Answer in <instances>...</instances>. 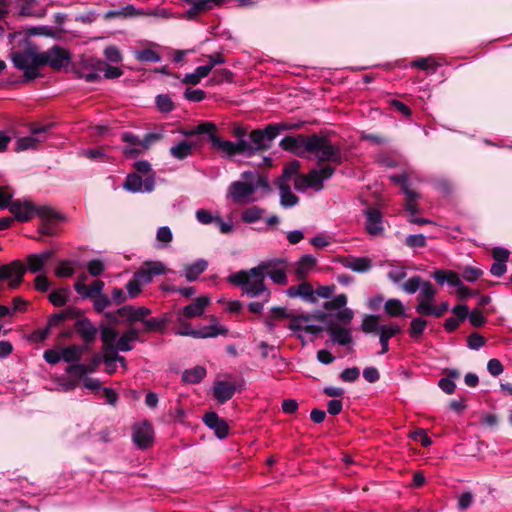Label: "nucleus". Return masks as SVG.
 I'll return each mask as SVG.
<instances>
[{"label":"nucleus","mask_w":512,"mask_h":512,"mask_svg":"<svg viewBox=\"0 0 512 512\" xmlns=\"http://www.w3.org/2000/svg\"><path fill=\"white\" fill-rule=\"evenodd\" d=\"M317 264V259L312 255H303L296 264L295 275L299 279H304L313 270Z\"/></svg>","instance_id":"32"},{"label":"nucleus","mask_w":512,"mask_h":512,"mask_svg":"<svg viewBox=\"0 0 512 512\" xmlns=\"http://www.w3.org/2000/svg\"><path fill=\"white\" fill-rule=\"evenodd\" d=\"M65 372L69 375L77 376V377L83 378V379L85 378L84 377L85 375L90 374L87 364H83L80 362H76L74 364L69 365L65 369Z\"/></svg>","instance_id":"54"},{"label":"nucleus","mask_w":512,"mask_h":512,"mask_svg":"<svg viewBox=\"0 0 512 512\" xmlns=\"http://www.w3.org/2000/svg\"><path fill=\"white\" fill-rule=\"evenodd\" d=\"M79 313H80L79 309H77L75 307H68L65 310H62L58 313L51 315L48 319L47 325L50 328L57 327V326L61 325L64 321H66L67 319H73V318L78 317Z\"/></svg>","instance_id":"34"},{"label":"nucleus","mask_w":512,"mask_h":512,"mask_svg":"<svg viewBox=\"0 0 512 512\" xmlns=\"http://www.w3.org/2000/svg\"><path fill=\"white\" fill-rule=\"evenodd\" d=\"M366 217L365 228L371 236H382L384 233V220L382 213L375 208H368L364 211Z\"/></svg>","instance_id":"16"},{"label":"nucleus","mask_w":512,"mask_h":512,"mask_svg":"<svg viewBox=\"0 0 512 512\" xmlns=\"http://www.w3.org/2000/svg\"><path fill=\"white\" fill-rule=\"evenodd\" d=\"M207 267L208 262L205 259H198L195 262L184 266V276L189 282L196 281Z\"/></svg>","instance_id":"30"},{"label":"nucleus","mask_w":512,"mask_h":512,"mask_svg":"<svg viewBox=\"0 0 512 512\" xmlns=\"http://www.w3.org/2000/svg\"><path fill=\"white\" fill-rule=\"evenodd\" d=\"M135 58L140 62L156 63L161 61V56L152 49H143L135 52Z\"/></svg>","instance_id":"50"},{"label":"nucleus","mask_w":512,"mask_h":512,"mask_svg":"<svg viewBox=\"0 0 512 512\" xmlns=\"http://www.w3.org/2000/svg\"><path fill=\"white\" fill-rule=\"evenodd\" d=\"M75 329L81 339L87 344L93 343L97 338L98 329L88 318L77 320Z\"/></svg>","instance_id":"24"},{"label":"nucleus","mask_w":512,"mask_h":512,"mask_svg":"<svg viewBox=\"0 0 512 512\" xmlns=\"http://www.w3.org/2000/svg\"><path fill=\"white\" fill-rule=\"evenodd\" d=\"M151 313V309L145 306L124 305L114 312H106L105 317L114 324H127L130 327Z\"/></svg>","instance_id":"6"},{"label":"nucleus","mask_w":512,"mask_h":512,"mask_svg":"<svg viewBox=\"0 0 512 512\" xmlns=\"http://www.w3.org/2000/svg\"><path fill=\"white\" fill-rule=\"evenodd\" d=\"M82 155L87 157L90 160L98 161V162H107L108 155L101 148L97 149H87L82 152Z\"/></svg>","instance_id":"57"},{"label":"nucleus","mask_w":512,"mask_h":512,"mask_svg":"<svg viewBox=\"0 0 512 512\" xmlns=\"http://www.w3.org/2000/svg\"><path fill=\"white\" fill-rule=\"evenodd\" d=\"M274 137L269 133L268 126L264 129H255L250 132L248 140H244V156H253L258 152H264L268 150Z\"/></svg>","instance_id":"8"},{"label":"nucleus","mask_w":512,"mask_h":512,"mask_svg":"<svg viewBox=\"0 0 512 512\" xmlns=\"http://www.w3.org/2000/svg\"><path fill=\"white\" fill-rule=\"evenodd\" d=\"M69 293L68 288L53 290L49 294V301L56 307L64 306L67 303Z\"/></svg>","instance_id":"48"},{"label":"nucleus","mask_w":512,"mask_h":512,"mask_svg":"<svg viewBox=\"0 0 512 512\" xmlns=\"http://www.w3.org/2000/svg\"><path fill=\"white\" fill-rule=\"evenodd\" d=\"M433 278L440 284L447 283L448 285L456 287L457 289L462 284L459 275L452 270L446 272L442 270H435L433 273Z\"/></svg>","instance_id":"36"},{"label":"nucleus","mask_w":512,"mask_h":512,"mask_svg":"<svg viewBox=\"0 0 512 512\" xmlns=\"http://www.w3.org/2000/svg\"><path fill=\"white\" fill-rule=\"evenodd\" d=\"M100 339L105 352H129L134 349V342H142L141 330L135 326L128 327L122 334L111 327H100Z\"/></svg>","instance_id":"3"},{"label":"nucleus","mask_w":512,"mask_h":512,"mask_svg":"<svg viewBox=\"0 0 512 512\" xmlns=\"http://www.w3.org/2000/svg\"><path fill=\"white\" fill-rule=\"evenodd\" d=\"M405 244L411 248H420L426 245V237L423 234H411L405 239Z\"/></svg>","instance_id":"64"},{"label":"nucleus","mask_w":512,"mask_h":512,"mask_svg":"<svg viewBox=\"0 0 512 512\" xmlns=\"http://www.w3.org/2000/svg\"><path fill=\"white\" fill-rule=\"evenodd\" d=\"M8 209L19 222H28L35 216V204L29 200H14Z\"/></svg>","instance_id":"19"},{"label":"nucleus","mask_w":512,"mask_h":512,"mask_svg":"<svg viewBox=\"0 0 512 512\" xmlns=\"http://www.w3.org/2000/svg\"><path fill=\"white\" fill-rule=\"evenodd\" d=\"M266 278L267 272L265 267L258 265L249 270H241L230 274L227 281L241 287L243 294L251 298L264 296V302H268L271 292L264 283Z\"/></svg>","instance_id":"2"},{"label":"nucleus","mask_w":512,"mask_h":512,"mask_svg":"<svg viewBox=\"0 0 512 512\" xmlns=\"http://www.w3.org/2000/svg\"><path fill=\"white\" fill-rule=\"evenodd\" d=\"M143 179L137 174H129L123 184V188L131 193L143 192Z\"/></svg>","instance_id":"46"},{"label":"nucleus","mask_w":512,"mask_h":512,"mask_svg":"<svg viewBox=\"0 0 512 512\" xmlns=\"http://www.w3.org/2000/svg\"><path fill=\"white\" fill-rule=\"evenodd\" d=\"M48 128H49L48 126L33 128L31 130L30 136L21 137L17 140L16 150L23 151V150H27V149L36 148L37 143L42 141V139L38 135L46 133Z\"/></svg>","instance_id":"25"},{"label":"nucleus","mask_w":512,"mask_h":512,"mask_svg":"<svg viewBox=\"0 0 512 512\" xmlns=\"http://www.w3.org/2000/svg\"><path fill=\"white\" fill-rule=\"evenodd\" d=\"M257 186L245 184L242 181L232 182L227 190V198L237 205H248L258 201Z\"/></svg>","instance_id":"9"},{"label":"nucleus","mask_w":512,"mask_h":512,"mask_svg":"<svg viewBox=\"0 0 512 512\" xmlns=\"http://www.w3.org/2000/svg\"><path fill=\"white\" fill-rule=\"evenodd\" d=\"M279 146L299 157H306V153L314 155L318 162H331L340 165L343 161L342 148L339 144H333L325 135H296L285 136Z\"/></svg>","instance_id":"1"},{"label":"nucleus","mask_w":512,"mask_h":512,"mask_svg":"<svg viewBox=\"0 0 512 512\" xmlns=\"http://www.w3.org/2000/svg\"><path fill=\"white\" fill-rule=\"evenodd\" d=\"M305 318L302 317H294L289 323V329L293 332L306 331L308 333L315 334L318 331V328L315 325L307 324Z\"/></svg>","instance_id":"44"},{"label":"nucleus","mask_w":512,"mask_h":512,"mask_svg":"<svg viewBox=\"0 0 512 512\" xmlns=\"http://www.w3.org/2000/svg\"><path fill=\"white\" fill-rule=\"evenodd\" d=\"M73 262L68 260L60 261L58 266L55 269V275L58 278H67L71 277L75 270L72 267Z\"/></svg>","instance_id":"52"},{"label":"nucleus","mask_w":512,"mask_h":512,"mask_svg":"<svg viewBox=\"0 0 512 512\" xmlns=\"http://www.w3.org/2000/svg\"><path fill=\"white\" fill-rule=\"evenodd\" d=\"M13 196L14 191L10 187H0V209H8L14 201Z\"/></svg>","instance_id":"56"},{"label":"nucleus","mask_w":512,"mask_h":512,"mask_svg":"<svg viewBox=\"0 0 512 512\" xmlns=\"http://www.w3.org/2000/svg\"><path fill=\"white\" fill-rule=\"evenodd\" d=\"M133 442L140 449L148 448L154 439L153 426L148 421L133 426Z\"/></svg>","instance_id":"14"},{"label":"nucleus","mask_w":512,"mask_h":512,"mask_svg":"<svg viewBox=\"0 0 512 512\" xmlns=\"http://www.w3.org/2000/svg\"><path fill=\"white\" fill-rule=\"evenodd\" d=\"M25 268L19 260L0 266V281L10 280L9 287L16 289L23 281Z\"/></svg>","instance_id":"12"},{"label":"nucleus","mask_w":512,"mask_h":512,"mask_svg":"<svg viewBox=\"0 0 512 512\" xmlns=\"http://www.w3.org/2000/svg\"><path fill=\"white\" fill-rule=\"evenodd\" d=\"M180 328L176 331V335L179 336H190L197 339L215 338L218 335H227L228 329L223 326L209 325L201 329H192L190 324L183 320V323H179Z\"/></svg>","instance_id":"11"},{"label":"nucleus","mask_w":512,"mask_h":512,"mask_svg":"<svg viewBox=\"0 0 512 512\" xmlns=\"http://www.w3.org/2000/svg\"><path fill=\"white\" fill-rule=\"evenodd\" d=\"M407 276V271L404 266L393 267L388 273V279L397 284Z\"/></svg>","instance_id":"60"},{"label":"nucleus","mask_w":512,"mask_h":512,"mask_svg":"<svg viewBox=\"0 0 512 512\" xmlns=\"http://www.w3.org/2000/svg\"><path fill=\"white\" fill-rule=\"evenodd\" d=\"M436 294L437 290L435 289L433 284L429 281H424L416 297L417 304L415 306V311L419 315H423L427 311V309L434 303V298Z\"/></svg>","instance_id":"15"},{"label":"nucleus","mask_w":512,"mask_h":512,"mask_svg":"<svg viewBox=\"0 0 512 512\" xmlns=\"http://www.w3.org/2000/svg\"><path fill=\"white\" fill-rule=\"evenodd\" d=\"M342 265L353 272L365 273L372 268V261L367 257H346L341 261Z\"/></svg>","instance_id":"26"},{"label":"nucleus","mask_w":512,"mask_h":512,"mask_svg":"<svg viewBox=\"0 0 512 512\" xmlns=\"http://www.w3.org/2000/svg\"><path fill=\"white\" fill-rule=\"evenodd\" d=\"M35 216H38L42 220L46 222H53L57 220H62L63 217L61 214L57 213L53 209L48 206H36L35 205Z\"/></svg>","instance_id":"45"},{"label":"nucleus","mask_w":512,"mask_h":512,"mask_svg":"<svg viewBox=\"0 0 512 512\" xmlns=\"http://www.w3.org/2000/svg\"><path fill=\"white\" fill-rule=\"evenodd\" d=\"M54 256L53 250H46L41 253H33L27 256V266H24L25 272L40 273L43 271L46 263Z\"/></svg>","instance_id":"22"},{"label":"nucleus","mask_w":512,"mask_h":512,"mask_svg":"<svg viewBox=\"0 0 512 512\" xmlns=\"http://www.w3.org/2000/svg\"><path fill=\"white\" fill-rule=\"evenodd\" d=\"M170 155L177 160H184L192 155L193 144L186 140L180 141L173 145L170 150Z\"/></svg>","instance_id":"37"},{"label":"nucleus","mask_w":512,"mask_h":512,"mask_svg":"<svg viewBox=\"0 0 512 512\" xmlns=\"http://www.w3.org/2000/svg\"><path fill=\"white\" fill-rule=\"evenodd\" d=\"M423 279L420 276H413L403 283L402 288L408 294H414L421 288Z\"/></svg>","instance_id":"55"},{"label":"nucleus","mask_w":512,"mask_h":512,"mask_svg":"<svg viewBox=\"0 0 512 512\" xmlns=\"http://www.w3.org/2000/svg\"><path fill=\"white\" fill-rule=\"evenodd\" d=\"M105 58L111 63H120L122 61V54L118 47L111 45L104 49Z\"/></svg>","instance_id":"62"},{"label":"nucleus","mask_w":512,"mask_h":512,"mask_svg":"<svg viewBox=\"0 0 512 512\" xmlns=\"http://www.w3.org/2000/svg\"><path fill=\"white\" fill-rule=\"evenodd\" d=\"M400 331L401 327L397 324L382 325L379 327L378 335L379 342L381 344V351L379 354L382 355L388 352L390 338L396 336Z\"/></svg>","instance_id":"27"},{"label":"nucleus","mask_w":512,"mask_h":512,"mask_svg":"<svg viewBox=\"0 0 512 512\" xmlns=\"http://www.w3.org/2000/svg\"><path fill=\"white\" fill-rule=\"evenodd\" d=\"M300 162L298 160H292L286 164L283 168L282 175L277 179L276 183H289L299 175Z\"/></svg>","instance_id":"38"},{"label":"nucleus","mask_w":512,"mask_h":512,"mask_svg":"<svg viewBox=\"0 0 512 512\" xmlns=\"http://www.w3.org/2000/svg\"><path fill=\"white\" fill-rule=\"evenodd\" d=\"M104 69V61L92 56H81L73 64V72L78 78L85 79L86 82L94 83L101 79L100 73Z\"/></svg>","instance_id":"7"},{"label":"nucleus","mask_w":512,"mask_h":512,"mask_svg":"<svg viewBox=\"0 0 512 512\" xmlns=\"http://www.w3.org/2000/svg\"><path fill=\"white\" fill-rule=\"evenodd\" d=\"M245 184L257 186L258 189L265 191L270 190L268 180L265 176L261 175L258 171H245L241 174V180Z\"/></svg>","instance_id":"29"},{"label":"nucleus","mask_w":512,"mask_h":512,"mask_svg":"<svg viewBox=\"0 0 512 512\" xmlns=\"http://www.w3.org/2000/svg\"><path fill=\"white\" fill-rule=\"evenodd\" d=\"M111 305V299L106 294H100L93 298V307L96 312L101 313Z\"/></svg>","instance_id":"61"},{"label":"nucleus","mask_w":512,"mask_h":512,"mask_svg":"<svg viewBox=\"0 0 512 512\" xmlns=\"http://www.w3.org/2000/svg\"><path fill=\"white\" fill-rule=\"evenodd\" d=\"M260 266L265 267V271L267 272V277H269L274 283L279 285H286L288 282L287 275L285 270L283 269H272V262H262L259 264Z\"/></svg>","instance_id":"39"},{"label":"nucleus","mask_w":512,"mask_h":512,"mask_svg":"<svg viewBox=\"0 0 512 512\" xmlns=\"http://www.w3.org/2000/svg\"><path fill=\"white\" fill-rule=\"evenodd\" d=\"M167 317H150L143 316V320H140L142 328H139L142 333L162 332L167 325Z\"/></svg>","instance_id":"28"},{"label":"nucleus","mask_w":512,"mask_h":512,"mask_svg":"<svg viewBox=\"0 0 512 512\" xmlns=\"http://www.w3.org/2000/svg\"><path fill=\"white\" fill-rule=\"evenodd\" d=\"M157 109L162 113H169L174 110V103L169 95L159 94L155 99Z\"/></svg>","instance_id":"51"},{"label":"nucleus","mask_w":512,"mask_h":512,"mask_svg":"<svg viewBox=\"0 0 512 512\" xmlns=\"http://www.w3.org/2000/svg\"><path fill=\"white\" fill-rule=\"evenodd\" d=\"M189 5L185 12L187 19H194L200 13L219 7L222 5L223 0H184Z\"/></svg>","instance_id":"21"},{"label":"nucleus","mask_w":512,"mask_h":512,"mask_svg":"<svg viewBox=\"0 0 512 512\" xmlns=\"http://www.w3.org/2000/svg\"><path fill=\"white\" fill-rule=\"evenodd\" d=\"M330 336L332 341L340 346L349 345L353 341L350 331L343 327L333 328L330 332Z\"/></svg>","instance_id":"41"},{"label":"nucleus","mask_w":512,"mask_h":512,"mask_svg":"<svg viewBox=\"0 0 512 512\" xmlns=\"http://www.w3.org/2000/svg\"><path fill=\"white\" fill-rule=\"evenodd\" d=\"M380 326L381 325H379V316L367 315L362 321L361 329L366 334H370V333L378 334V330H379Z\"/></svg>","instance_id":"49"},{"label":"nucleus","mask_w":512,"mask_h":512,"mask_svg":"<svg viewBox=\"0 0 512 512\" xmlns=\"http://www.w3.org/2000/svg\"><path fill=\"white\" fill-rule=\"evenodd\" d=\"M211 144L225 157H232L237 154L244 155V140L232 142L221 140L218 136H211Z\"/></svg>","instance_id":"18"},{"label":"nucleus","mask_w":512,"mask_h":512,"mask_svg":"<svg viewBox=\"0 0 512 512\" xmlns=\"http://www.w3.org/2000/svg\"><path fill=\"white\" fill-rule=\"evenodd\" d=\"M166 273L165 265L160 261L147 262L144 267L134 273V277L144 284L150 283L155 276L164 275Z\"/></svg>","instance_id":"17"},{"label":"nucleus","mask_w":512,"mask_h":512,"mask_svg":"<svg viewBox=\"0 0 512 512\" xmlns=\"http://www.w3.org/2000/svg\"><path fill=\"white\" fill-rule=\"evenodd\" d=\"M279 189L280 204L284 208H291L298 204L299 198L291 191L289 183H276Z\"/></svg>","instance_id":"33"},{"label":"nucleus","mask_w":512,"mask_h":512,"mask_svg":"<svg viewBox=\"0 0 512 512\" xmlns=\"http://www.w3.org/2000/svg\"><path fill=\"white\" fill-rule=\"evenodd\" d=\"M206 376V369L202 366H195L187 369L182 374V381L188 384H197Z\"/></svg>","instance_id":"40"},{"label":"nucleus","mask_w":512,"mask_h":512,"mask_svg":"<svg viewBox=\"0 0 512 512\" xmlns=\"http://www.w3.org/2000/svg\"><path fill=\"white\" fill-rule=\"evenodd\" d=\"M104 282L102 280H95L89 288L86 287L85 291L82 293L81 298H94L97 295L103 294L102 291L104 289Z\"/></svg>","instance_id":"53"},{"label":"nucleus","mask_w":512,"mask_h":512,"mask_svg":"<svg viewBox=\"0 0 512 512\" xmlns=\"http://www.w3.org/2000/svg\"><path fill=\"white\" fill-rule=\"evenodd\" d=\"M209 304V297H197L192 303L184 306L177 312V322L183 323V320L193 319L202 316L205 311V308Z\"/></svg>","instance_id":"13"},{"label":"nucleus","mask_w":512,"mask_h":512,"mask_svg":"<svg viewBox=\"0 0 512 512\" xmlns=\"http://www.w3.org/2000/svg\"><path fill=\"white\" fill-rule=\"evenodd\" d=\"M13 65L24 72V78L28 81L34 80L39 76L38 68L41 55L36 47H28L22 51H16L12 54Z\"/></svg>","instance_id":"4"},{"label":"nucleus","mask_w":512,"mask_h":512,"mask_svg":"<svg viewBox=\"0 0 512 512\" xmlns=\"http://www.w3.org/2000/svg\"><path fill=\"white\" fill-rule=\"evenodd\" d=\"M412 66L421 70H436V63L432 57L417 58L412 62Z\"/></svg>","instance_id":"59"},{"label":"nucleus","mask_w":512,"mask_h":512,"mask_svg":"<svg viewBox=\"0 0 512 512\" xmlns=\"http://www.w3.org/2000/svg\"><path fill=\"white\" fill-rule=\"evenodd\" d=\"M335 172V168L330 165L321 168H313L306 175L299 174L294 179V187L297 191L304 192L307 189L320 191L323 189V182L330 179Z\"/></svg>","instance_id":"5"},{"label":"nucleus","mask_w":512,"mask_h":512,"mask_svg":"<svg viewBox=\"0 0 512 512\" xmlns=\"http://www.w3.org/2000/svg\"><path fill=\"white\" fill-rule=\"evenodd\" d=\"M42 66H50L52 69L59 70L68 66L71 62V53L68 49L54 45L46 51L40 52Z\"/></svg>","instance_id":"10"},{"label":"nucleus","mask_w":512,"mask_h":512,"mask_svg":"<svg viewBox=\"0 0 512 512\" xmlns=\"http://www.w3.org/2000/svg\"><path fill=\"white\" fill-rule=\"evenodd\" d=\"M265 209L259 206H252L241 213V219L247 224H252L263 218Z\"/></svg>","instance_id":"43"},{"label":"nucleus","mask_w":512,"mask_h":512,"mask_svg":"<svg viewBox=\"0 0 512 512\" xmlns=\"http://www.w3.org/2000/svg\"><path fill=\"white\" fill-rule=\"evenodd\" d=\"M142 283H140L134 276L126 284L127 296L130 299L136 298L142 291Z\"/></svg>","instance_id":"58"},{"label":"nucleus","mask_w":512,"mask_h":512,"mask_svg":"<svg viewBox=\"0 0 512 512\" xmlns=\"http://www.w3.org/2000/svg\"><path fill=\"white\" fill-rule=\"evenodd\" d=\"M86 267H87L89 274L93 277H97V276L101 275L105 270L104 263L100 259L90 260L87 263Z\"/></svg>","instance_id":"63"},{"label":"nucleus","mask_w":512,"mask_h":512,"mask_svg":"<svg viewBox=\"0 0 512 512\" xmlns=\"http://www.w3.org/2000/svg\"><path fill=\"white\" fill-rule=\"evenodd\" d=\"M286 294L290 298H297L298 297V298H301L304 301L309 302V303H316L317 302V298L315 297L314 289L307 282H302V283H300L298 285L290 286L286 290Z\"/></svg>","instance_id":"23"},{"label":"nucleus","mask_w":512,"mask_h":512,"mask_svg":"<svg viewBox=\"0 0 512 512\" xmlns=\"http://www.w3.org/2000/svg\"><path fill=\"white\" fill-rule=\"evenodd\" d=\"M204 424L214 431L216 437L220 440L225 439L229 434L228 423L220 418L216 412H208L203 416Z\"/></svg>","instance_id":"20"},{"label":"nucleus","mask_w":512,"mask_h":512,"mask_svg":"<svg viewBox=\"0 0 512 512\" xmlns=\"http://www.w3.org/2000/svg\"><path fill=\"white\" fill-rule=\"evenodd\" d=\"M235 393V386L225 381H219L215 384L213 394L216 400L223 404L230 400Z\"/></svg>","instance_id":"31"},{"label":"nucleus","mask_w":512,"mask_h":512,"mask_svg":"<svg viewBox=\"0 0 512 512\" xmlns=\"http://www.w3.org/2000/svg\"><path fill=\"white\" fill-rule=\"evenodd\" d=\"M384 310L391 317L405 316V306L396 298L388 299L384 304Z\"/></svg>","instance_id":"42"},{"label":"nucleus","mask_w":512,"mask_h":512,"mask_svg":"<svg viewBox=\"0 0 512 512\" xmlns=\"http://www.w3.org/2000/svg\"><path fill=\"white\" fill-rule=\"evenodd\" d=\"M427 321L422 317H415L410 323L409 335L412 339H419L426 329Z\"/></svg>","instance_id":"47"},{"label":"nucleus","mask_w":512,"mask_h":512,"mask_svg":"<svg viewBox=\"0 0 512 512\" xmlns=\"http://www.w3.org/2000/svg\"><path fill=\"white\" fill-rule=\"evenodd\" d=\"M85 351V347L81 345H71L61 350L62 360L66 363L74 364L80 362Z\"/></svg>","instance_id":"35"}]
</instances>
